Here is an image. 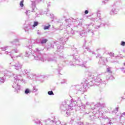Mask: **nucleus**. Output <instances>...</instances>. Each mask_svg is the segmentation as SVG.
I'll use <instances>...</instances> for the list:
<instances>
[{
    "label": "nucleus",
    "instance_id": "nucleus-1",
    "mask_svg": "<svg viewBox=\"0 0 125 125\" xmlns=\"http://www.w3.org/2000/svg\"><path fill=\"white\" fill-rule=\"evenodd\" d=\"M91 45V41L85 40V43L83 46L84 51L81 56L82 60L80 59V56L78 55L77 48H74L72 51L73 54L72 56L69 57V60L67 62L64 61V62L70 66H75L77 64L81 66V67H85V65L84 64L86 62L89 61V60H91V58L87 57V54H95V53L90 50L89 47H88V46H90Z\"/></svg>",
    "mask_w": 125,
    "mask_h": 125
},
{
    "label": "nucleus",
    "instance_id": "nucleus-2",
    "mask_svg": "<svg viewBox=\"0 0 125 125\" xmlns=\"http://www.w3.org/2000/svg\"><path fill=\"white\" fill-rule=\"evenodd\" d=\"M66 23V30H67V33H64V37H62L60 39V41L62 42H57L56 44H57L58 49H63L64 48L63 43L68 41L69 37H72L75 34V31L73 30H78L80 28H82V25L83 23L80 22V21H72L71 20H65Z\"/></svg>",
    "mask_w": 125,
    "mask_h": 125
},
{
    "label": "nucleus",
    "instance_id": "nucleus-3",
    "mask_svg": "<svg viewBox=\"0 0 125 125\" xmlns=\"http://www.w3.org/2000/svg\"><path fill=\"white\" fill-rule=\"evenodd\" d=\"M75 107H79L80 111H82V112L85 111V105H83L80 98H77V100L72 99L70 101H66L63 102L61 106V109L63 112L66 111V115L70 116V111L74 110Z\"/></svg>",
    "mask_w": 125,
    "mask_h": 125
},
{
    "label": "nucleus",
    "instance_id": "nucleus-4",
    "mask_svg": "<svg viewBox=\"0 0 125 125\" xmlns=\"http://www.w3.org/2000/svg\"><path fill=\"white\" fill-rule=\"evenodd\" d=\"M0 74H4V76L0 78V83H4L5 82V76L6 77H10L12 78L14 77L15 79L14 83H13L12 87L15 88V91H18L20 90V85H19V83H25L26 81L23 80V78L21 75H18L17 74L11 73L9 71L5 70L4 72L3 71H0Z\"/></svg>",
    "mask_w": 125,
    "mask_h": 125
},
{
    "label": "nucleus",
    "instance_id": "nucleus-5",
    "mask_svg": "<svg viewBox=\"0 0 125 125\" xmlns=\"http://www.w3.org/2000/svg\"><path fill=\"white\" fill-rule=\"evenodd\" d=\"M101 11H97L96 13H93L92 14L93 18L91 19L92 21H94V22H96L95 23V26H94L95 29H99L101 25V22H100V24L98 25V22H102V19H101V13H100Z\"/></svg>",
    "mask_w": 125,
    "mask_h": 125
},
{
    "label": "nucleus",
    "instance_id": "nucleus-6",
    "mask_svg": "<svg viewBox=\"0 0 125 125\" xmlns=\"http://www.w3.org/2000/svg\"><path fill=\"white\" fill-rule=\"evenodd\" d=\"M94 81L95 85H97L101 88L104 87L106 85V83H108L107 79L102 80L99 77H95L94 78Z\"/></svg>",
    "mask_w": 125,
    "mask_h": 125
},
{
    "label": "nucleus",
    "instance_id": "nucleus-7",
    "mask_svg": "<svg viewBox=\"0 0 125 125\" xmlns=\"http://www.w3.org/2000/svg\"><path fill=\"white\" fill-rule=\"evenodd\" d=\"M34 51L36 54V56H34L35 60H40L42 62H44V59H43V57H42V50H40L36 48Z\"/></svg>",
    "mask_w": 125,
    "mask_h": 125
},
{
    "label": "nucleus",
    "instance_id": "nucleus-8",
    "mask_svg": "<svg viewBox=\"0 0 125 125\" xmlns=\"http://www.w3.org/2000/svg\"><path fill=\"white\" fill-rule=\"evenodd\" d=\"M10 65L13 69H15L17 71H20L22 69V65L19 62H10Z\"/></svg>",
    "mask_w": 125,
    "mask_h": 125
},
{
    "label": "nucleus",
    "instance_id": "nucleus-9",
    "mask_svg": "<svg viewBox=\"0 0 125 125\" xmlns=\"http://www.w3.org/2000/svg\"><path fill=\"white\" fill-rule=\"evenodd\" d=\"M31 2V4L30 5V11L32 12H37V11H39L38 8H37V6H36V3H39L38 1L37 0H30Z\"/></svg>",
    "mask_w": 125,
    "mask_h": 125
},
{
    "label": "nucleus",
    "instance_id": "nucleus-10",
    "mask_svg": "<svg viewBox=\"0 0 125 125\" xmlns=\"http://www.w3.org/2000/svg\"><path fill=\"white\" fill-rule=\"evenodd\" d=\"M74 88L78 91V93H83L85 91V87H84L83 85H76L75 86Z\"/></svg>",
    "mask_w": 125,
    "mask_h": 125
},
{
    "label": "nucleus",
    "instance_id": "nucleus-11",
    "mask_svg": "<svg viewBox=\"0 0 125 125\" xmlns=\"http://www.w3.org/2000/svg\"><path fill=\"white\" fill-rule=\"evenodd\" d=\"M94 23L91 22L89 24H86L85 27L87 29L88 33H92L93 35V30L92 28L94 27Z\"/></svg>",
    "mask_w": 125,
    "mask_h": 125
},
{
    "label": "nucleus",
    "instance_id": "nucleus-12",
    "mask_svg": "<svg viewBox=\"0 0 125 125\" xmlns=\"http://www.w3.org/2000/svg\"><path fill=\"white\" fill-rule=\"evenodd\" d=\"M96 58L100 59L99 62V64H101V65H105L106 63V59L105 58H102V56H101V54H98L96 56Z\"/></svg>",
    "mask_w": 125,
    "mask_h": 125
},
{
    "label": "nucleus",
    "instance_id": "nucleus-13",
    "mask_svg": "<svg viewBox=\"0 0 125 125\" xmlns=\"http://www.w3.org/2000/svg\"><path fill=\"white\" fill-rule=\"evenodd\" d=\"M46 125H55V122H54V118L53 119H48L45 121ZM62 125H66V123H62Z\"/></svg>",
    "mask_w": 125,
    "mask_h": 125
},
{
    "label": "nucleus",
    "instance_id": "nucleus-14",
    "mask_svg": "<svg viewBox=\"0 0 125 125\" xmlns=\"http://www.w3.org/2000/svg\"><path fill=\"white\" fill-rule=\"evenodd\" d=\"M19 51L17 49H13L11 52H8V51H5V54H6V55H8L9 54L10 56H11V58L13 59V56H12V53H18Z\"/></svg>",
    "mask_w": 125,
    "mask_h": 125
},
{
    "label": "nucleus",
    "instance_id": "nucleus-15",
    "mask_svg": "<svg viewBox=\"0 0 125 125\" xmlns=\"http://www.w3.org/2000/svg\"><path fill=\"white\" fill-rule=\"evenodd\" d=\"M81 29H83V27H82V25H81V28H78L77 31L75 30V32H79V37L80 38H83V37L84 36V34H85V32H84V31L83 30H82L81 31Z\"/></svg>",
    "mask_w": 125,
    "mask_h": 125
},
{
    "label": "nucleus",
    "instance_id": "nucleus-16",
    "mask_svg": "<svg viewBox=\"0 0 125 125\" xmlns=\"http://www.w3.org/2000/svg\"><path fill=\"white\" fill-rule=\"evenodd\" d=\"M47 61L48 62H56V58L53 57L52 55H49L46 59Z\"/></svg>",
    "mask_w": 125,
    "mask_h": 125
},
{
    "label": "nucleus",
    "instance_id": "nucleus-17",
    "mask_svg": "<svg viewBox=\"0 0 125 125\" xmlns=\"http://www.w3.org/2000/svg\"><path fill=\"white\" fill-rule=\"evenodd\" d=\"M12 44H15L16 46H20V44L19 43V39H15L13 41L10 42Z\"/></svg>",
    "mask_w": 125,
    "mask_h": 125
},
{
    "label": "nucleus",
    "instance_id": "nucleus-18",
    "mask_svg": "<svg viewBox=\"0 0 125 125\" xmlns=\"http://www.w3.org/2000/svg\"><path fill=\"white\" fill-rule=\"evenodd\" d=\"M25 55L26 57H29L30 56V55H32V49H28V50L25 52Z\"/></svg>",
    "mask_w": 125,
    "mask_h": 125
},
{
    "label": "nucleus",
    "instance_id": "nucleus-19",
    "mask_svg": "<svg viewBox=\"0 0 125 125\" xmlns=\"http://www.w3.org/2000/svg\"><path fill=\"white\" fill-rule=\"evenodd\" d=\"M119 12V11L117 10L116 8H113L110 11V15H114V14H117Z\"/></svg>",
    "mask_w": 125,
    "mask_h": 125
},
{
    "label": "nucleus",
    "instance_id": "nucleus-20",
    "mask_svg": "<svg viewBox=\"0 0 125 125\" xmlns=\"http://www.w3.org/2000/svg\"><path fill=\"white\" fill-rule=\"evenodd\" d=\"M85 114H89V117L92 119H96V117H95L96 114H94V113L93 112H89V113L85 112Z\"/></svg>",
    "mask_w": 125,
    "mask_h": 125
},
{
    "label": "nucleus",
    "instance_id": "nucleus-21",
    "mask_svg": "<svg viewBox=\"0 0 125 125\" xmlns=\"http://www.w3.org/2000/svg\"><path fill=\"white\" fill-rule=\"evenodd\" d=\"M54 123L55 125H61V122L56 118V117H54Z\"/></svg>",
    "mask_w": 125,
    "mask_h": 125
},
{
    "label": "nucleus",
    "instance_id": "nucleus-22",
    "mask_svg": "<svg viewBox=\"0 0 125 125\" xmlns=\"http://www.w3.org/2000/svg\"><path fill=\"white\" fill-rule=\"evenodd\" d=\"M93 85H95V84L94 83V79L87 83V86H88V87H89V86H93Z\"/></svg>",
    "mask_w": 125,
    "mask_h": 125
},
{
    "label": "nucleus",
    "instance_id": "nucleus-23",
    "mask_svg": "<svg viewBox=\"0 0 125 125\" xmlns=\"http://www.w3.org/2000/svg\"><path fill=\"white\" fill-rule=\"evenodd\" d=\"M28 79L29 80H35V79H37V77L36 76V75L34 74H31L30 75V76H27Z\"/></svg>",
    "mask_w": 125,
    "mask_h": 125
},
{
    "label": "nucleus",
    "instance_id": "nucleus-24",
    "mask_svg": "<svg viewBox=\"0 0 125 125\" xmlns=\"http://www.w3.org/2000/svg\"><path fill=\"white\" fill-rule=\"evenodd\" d=\"M22 74H23L24 76H29L30 75V72L28 71L27 69H24L22 71Z\"/></svg>",
    "mask_w": 125,
    "mask_h": 125
},
{
    "label": "nucleus",
    "instance_id": "nucleus-25",
    "mask_svg": "<svg viewBox=\"0 0 125 125\" xmlns=\"http://www.w3.org/2000/svg\"><path fill=\"white\" fill-rule=\"evenodd\" d=\"M50 27H51V25H50V24L49 23H48L47 24V25L44 26L43 29L44 30H49V28H50Z\"/></svg>",
    "mask_w": 125,
    "mask_h": 125
},
{
    "label": "nucleus",
    "instance_id": "nucleus-26",
    "mask_svg": "<svg viewBox=\"0 0 125 125\" xmlns=\"http://www.w3.org/2000/svg\"><path fill=\"white\" fill-rule=\"evenodd\" d=\"M44 79V76H40L36 77V80H38V81H42Z\"/></svg>",
    "mask_w": 125,
    "mask_h": 125
},
{
    "label": "nucleus",
    "instance_id": "nucleus-27",
    "mask_svg": "<svg viewBox=\"0 0 125 125\" xmlns=\"http://www.w3.org/2000/svg\"><path fill=\"white\" fill-rule=\"evenodd\" d=\"M24 30L25 31L26 33L29 32V30H30V26L27 25L24 27Z\"/></svg>",
    "mask_w": 125,
    "mask_h": 125
},
{
    "label": "nucleus",
    "instance_id": "nucleus-28",
    "mask_svg": "<svg viewBox=\"0 0 125 125\" xmlns=\"http://www.w3.org/2000/svg\"><path fill=\"white\" fill-rule=\"evenodd\" d=\"M47 39H42V40H41V43L42 44H43L44 43H46V42H47Z\"/></svg>",
    "mask_w": 125,
    "mask_h": 125
},
{
    "label": "nucleus",
    "instance_id": "nucleus-29",
    "mask_svg": "<svg viewBox=\"0 0 125 125\" xmlns=\"http://www.w3.org/2000/svg\"><path fill=\"white\" fill-rule=\"evenodd\" d=\"M10 47L8 46H5L4 47H2L0 48L1 50H2V51H5V50H7V49H8V48Z\"/></svg>",
    "mask_w": 125,
    "mask_h": 125
},
{
    "label": "nucleus",
    "instance_id": "nucleus-30",
    "mask_svg": "<svg viewBox=\"0 0 125 125\" xmlns=\"http://www.w3.org/2000/svg\"><path fill=\"white\" fill-rule=\"evenodd\" d=\"M31 91L30 90H29V88H26L25 89V91H24V93L25 94H29V93H31Z\"/></svg>",
    "mask_w": 125,
    "mask_h": 125
},
{
    "label": "nucleus",
    "instance_id": "nucleus-31",
    "mask_svg": "<svg viewBox=\"0 0 125 125\" xmlns=\"http://www.w3.org/2000/svg\"><path fill=\"white\" fill-rule=\"evenodd\" d=\"M58 67H59L58 70L61 71V70L62 69V68H63V64L60 63L58 64Z\"/></svg>",
    "mask_w": 125,
    "mask_h": 125
},
{
    "label": "nucleus",
    "instance_id": "nucleus-32",
    "mask_svg": "<svg viewBox=\"0 0 125 125\" xmlns=\"http://www.w3.org/2000/svg\"><path fill=\"white\" fill-rule=\"evenodd\" d=\"M103 25H104V27H106V26H107V27H109V26H110L111 24H110L109 22H106L104 23Z\"/></svg>",
    "mask_w": 125,
    "mask_h": 125
},
{
    "label": "nucleus",
    "instance_id": "nucleus-33",
    "mask_svg": "<svg viewBox=\"0 0 125 125\" xmlns=\"http://www.w3.org/2000/svg\"><path fill=\"white\" fill-rule=\"evenodd\" d=\"M23 3H24V0H22L21 1L20 5V6H21V7H23V6H24Z\"/></svg>",
    "mask_w": 125,
    "mask_h": 125
},
{
    "label": "nucleus",
    "instance_id": "nucleus-34",
    "mask_svg": "<svg viewBox=\"0 0 125 125\" xmlns=\"http://www.w3.org/2000/svg\"><path fill=\"white\" fill-rule=\"evenodd\" d=\"M39 25V22L38 21H34V24L33 25V27H37Z\"/></svg>",
    "mask_w": 125,
    "mask_h": 125
},
{
    "label": "nucleus",
    "instance_id": "nucleus-35",
    "mask_svg": "<svg viewBox=\"0 0 125 125\" xmlns=\"http://www.w3.org/2000/svg\"><path fill=\"white\" fill-rule=\"evenodd\" d=\"M35 123V124H36V125H42V124L41 121L40 120H39L38 121H36Z\"/></svg>",
    "mask_w": 125,
    "mask_h": 125
},
{
    "label": "nucleus",
    "instance_id": "nucleus-36",
    "mask_svg": "<svg viewBox=\"0 0 125 125\" xmlns=\"http://www.w3.org/2000/svg\"><path fill=\"white\" fill-rule=\"evenodd\" d=\"M48 95H54V93L52 91H48Z\"/></svg>",
    "mask_w": 125,
    "mask_h": 125
},
{
    "label": "nucleus",
    "instance_id": "nucleus-37",
    "mask_svg": "<svg viewBox=\"0 0 125 125\" xmlns=\"http://www.w3.org/2000/svg\"><path fill=\"white\" fill-rule=\"evenodd\" d=\"M33 92H36V91H38V89H37V88H36V87L34 86L33 87Z\"/></svg>",
    "mask_w": 125,
    "mask_h": 125
},
{
    "label": "nucleus",
    "instance_id": "nucleus-38",
    "mask_svg": "<svg viewBox=\"0 0 125 125\" xmlns=\"http://www.w3.org/2000/svg\"><path fill=\"white\" fill-rule=\"evenodd\" d=\"M109 80H115V77H114V76H113V75H110L109 77Z\"/></svg>",
    "mask_w": 125,
    "mask_h": 125
},
{
    "label": "nucleus",
    "instance_id": "nucleus-39",
    "mask_svg": "<svg viewBox=\"0 0 125 125\" xmlns=\"http://www.w3.org/2000/svg\"><path fill=\"white\" fill-rule=\"evenodd\" d=\"M25 14L27 15V16H29V15H30V11H26V12H25Z\"/></svg>",
    "mask_w": 125,
    "mask_h": 125
},
{
    "label": "nucleus",
    "instance_id": "nucleus-40",
    "mask_svg": "<svg viewBox=\"0 0 125 125\" xmlns=\"http://www.w3.org/2000/svg\"><path fill=\"white\" fill-rule=\"evenodd\" d=\"M121 45H122V46H125V42L122 41L121 43Z\"/></svg>",
    "mask_w": 125,
    "mask_h": 125
},
{
    "label": "nucleus",
    "instance_id": "nucleus-41",
    "mask_svg": "<svg viewBox=\"0 0 125 125\" xmlns=\"http://www.w3.org/2000/svg\"><path fill=\"white\" fill-rule=\"evenodd\" d=\"M120 69L121 70L122 72H123V73H125V67H121Z\"/></svg>",
    "mask_w": 125,
    "mask_h": 125
},
{
    "label": "nucleus",
    "instance_id": "nucleus-42",
    "mask_svg": "<svg viewBox=\"0 0 125 125\" xmlns=\"http://www.w3.org/2000/svg\"><path fill=\"white\" fill-rule=\"evenodd\" d=\"M108 1H109V0H105L103 1V4H105V3H106V2H108Z\"/></svg>",
    "mask_w": 125,
    "mask_h": 125
},
{
    "label": "nucleus",
    "instance_id": "nucleus-43",
    "mask_svg": "<svg viewBox=\"0 0 125 125\" xmlns=\"http://www.w3.org/2000/svg\"><path fill=\"white\" fill-rule=\"evenodd\" d=\"M103 49L101 48H99L97 49V51H98V52H99V51H102Z\"/></svg>",
    "mask_w": 125,
    "mask_h": 125
},
{
    "label": "nucleus",
    "instance_id": "nucleus-44",
    "mask_svg": "<svg viewBox=\"0 0 125 125\" xmlns=\"http://www.w3.org/2000/svg\"><path fill=\"white\" fill-rule=\"evenodd\" d=\"M125 112H123V113L121 114V116H120V118H123V117H125Z\"/></svg>",
    "mask_w": 125,
    "mask_h": 125
},
{
    "label": "nucleus",
    "instance_id": "nucleus-45",
    "mask_svg": "<svg viewBox=\"0 0 125 125\" xmlns=\"http://www.w3.org/2000/svg\"><path fill=\"white\" fill-rule=\"evenodd\" d=\"M109 55H110V56H111V57H114V53H110Z\"/></svg>",
    "mask_w": 125,
    "mask_h": 125
},
{
    "label": "nucleus",
    "instance_id": "nucleus-46",
    "mask_svg": "<svg viewBox=\"0 0 125 125\" xmlns=\"http://www.w3.org/2000/svg\"><path fill=\"white\" fill-rule=\"evenodd\" d=\"M37 35H42V32L40 30L37 31Z\"/></svg>",
    "mask_w": 125,
    "mask_h": 125
},
{
    "label": "nucleus",
    "instance_id": "nucleus-47",
    "mask_svg": "<svg viewBox=\"0 0 125 125\" xmlns=\"http://www.w3.org/2000/svg\"><path fill=\"white\" fill-rule=\"evenodd\" d=\"M107 71L108 73H110V74H111L112 73V71H111V70H110V68H107Z\"/></svg>",
    "mask_w": 125,
    "mask_h": 125
},
{
    "label": "nucleus",
    "instance_id": "nucleus-48",
    "mask_svg": "<svg viewBox=\"0 0 125 125\" xmlns=\"http://www.w3.org/2000/svg\"><path fill=\"white\" fill-rule=\"evenodd\" d=\"M88 12H89L88 10H86L84 11V14H88Z\"/></svg>",
    "mask_w": 125,
    "mask_h": 125
},
{
    "label": "nucleus",
    "instance_id": "nucleus-49",
    "mask_svg": "<svg viewBox=\"0 0 125 125\" xmlns=\"http://www.w3.org/2000/svg\"><path fill=\"white\" fill-rule=\"evenodd\" d=\"M78 125H83V122H79V123H78Z\"/></svg>",
    "mask_w": 125,
    "mask_h": 125
},
{
    "label": "nucleus",
    "instance_id": "nucleus-50",
    "mask_svg": "<svg viewBox=\"0 0 125 125\" xmlns=\"http://www.w3.org/2000/svg\"><path fill=\"white\" fill-rule=\"evenodd\" d=\"M119 125H125V122H124L123 124L120 123L119 124Z\"/></svg>",
    "mask_w": 125,
    "mask_h": 125
},
{
    "label": "nucleus",
    "instance_id": "nucleus-51",
    "mask_svg": "<svg viewBox=\"0 0 125 125\" xmlns=\"http://www.w3.org/2000/svg\"><path fill=\"white\" fill-rule=\"evenodd\" d=\"M74 123V119H71L70 122V124H73Z\"/></svg>",
    "mask_w": 125,
    "mask_h": 125
},
{
    "label": "nucleus",
    "instance_id": "nucleus-52",
    "mask_svg": "<svg viewBox=\"0 0 125 125\" xmlns=\"http://www.w3.org/2000/svg\"><path fill=\"white\" fill-rule=\"evenodd\" d=\"M90 103L88 102H87L86 103V105H90Z\"/></svg>",
    "mask_w": 125,
    "mask_h": 125
},
{
    "label": "nucleus",
    "instance_id": "nucleus-53",
    "mask_svg": "<svg viewBox=\"0 0 125 125\" xmlns=\"http://www.w3.org/2000/svg\"><path fill=\"white\" fill-rule=\"evenodd\" d=\"M61 59H62L63 61V60H64V61H65V60H64V58H63V57H60Z\"/></svg>",
    "mask_w": 125,
    "mask_h": 125
},
{
    "label": "nucleus",
    "instance_id": "nucleus-54",
    "mask_svg": "<svg viewBox=\"0 0 125 125\" xmlns=\"http://www.w3.org/2000/svg\"><path fill=\"white\" fill-rule=\"evenodd\" d=\"M17 57H22V54H20V55H19V56H17Z\"/></svg>",
    "mask_w": 125,
    "mask_h": 125
},
{
    "label": "nucleus",
    "instance_id": "nucleus-55",
    "mask_svg": "<svg viewBox=\"0 0 125 125\" xmlns=\"http://www.w3.org/2000/svg\"><path fill=\"white\" fill-rule=\"evenodd\" d=\"M47 6L48 7H49L50 6V3H47Z\"/></svg>",
    "mask_w": 125,
    "mask_h": 125
},
{
    "label": "nucleus",
    "instance_id": "nucleus-56",
    "mask_svg": "<svg viewBox=\"0 0 125 125\" xmlns=\"http://www.w3.org/2000/svg\"><path fill=\"white\" fill-rule=\"evenodd\" d=\"M116 111H117V112L119 111V107L116 108Z\"/></svg>",
    "mask_w": 125,
    "mask_h": 125
},
{
    "label": "nucleus",
    "instance_id": "nucleus-57",
    "mask_svg": "<svg viewBox=\"0 0 125 125\" xmlns=\"http://www.w3.org/2000/svg\"><path fill=\"white\" fill-rule=\"evenodd\" d=\"M36 1H38V2H40L42 1V0H36Z\"/></svg>",
    "mask_w": 125,
    "mask_h": 125
},
{
    "label": "nucleus",
    "instance_id": "nucleus-58",
    "mask_svg": "<svg viewBox=\"0 0 125 125\" xmlns=\"http://www.w3.org/2000/svg\"><path fill=\"white\" fill-rule=\"evenodd\" d=\"M89 125V123H86V125Z\"/></svg>",
    "mask_w": 125,
    "mask_h": 125
},
{
    "label": "nucleus",
    "instance_id": "nucleus-59",
    "mask_svg": "<svg viewBox=\"0 0 125 125\" xmlns=\"http://www.w3.org/2000/svg\"><path fill=\"white\" fill-rule=\"evenodd\" d=\"M112 124H113V123H112V122H109V125H112Z\"/></svg>",
    "mask_w": 125,
    "mask_h": 125
},
{
    "label": "nucleus",
    "instance_id": "nucleus-60",
    "mask_svg": "<svg viewBox=\"0 0 125 125\" xmlns=\"http://www.w3.org/2000/svg\"><path fill=\"white\" fill-rule=\"evenodd\" d=\"M97 106H98V105L97 104L95 105V107H97Z\"/></svg>",
    "mask_w": 125,
    "mask_h": 125
},
{
    "label": "nucleus",
    "instance_id": "nucleus-61",
    "mask_svg": "<svg viewBox=\"0 0 125 125\" xmlns=\"http://www.w3.org/2000/svg\"><path fill=\"white\" fill-rule=\"evenodd\" d=\"M61 83H65V82H61Z\"/></svg>",
    "mask_w": 125,
    "mask_h": 125
},
{
    "label": "nucleus",
    "instance_id": "nucleus-62",
    "mask_svg": "<svg viewBox=\"0 0 125 125\" xmlns=\"http://www.w3.org/2000/svg\"><path fill=\"white\" fill-rule=\"evenodd\" d=\"M51 18H53V16H52V17H51Z\"/></svg>",
    "mask_w": 125,
    "mask_h": 125
},
{
    "label": "nucleus",
    "instance_id": "nucleus-63",
    "mask_svg": "<svg viewBox=\"0 0 125 125\" xmlns=\"http://www.w3.org/2000/svg\"><path fill=\"white\" fill-rule=\"evenodd\" d=\"M47 11H49V10L48 9H47Z\"/></svg>",
    "mask_w": 125,
    "mask_h": 125
},
{
    "label": "nucleus",
    "instance_id": "nucleus-64",
    "mask_svg": "<svg viewBox=\"0 0 125 125\" xmlns=\"http://www.w3.org/2000/svg\"><path fill=\"white\" fill-rule=\"evenodd\" d=\"M124 65H125V62L124 63Z\"/></svg>",
    "mask_w": 125,
    "mask_h": 125
}]
</instances>
